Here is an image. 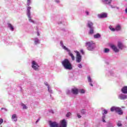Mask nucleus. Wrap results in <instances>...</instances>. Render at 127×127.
<instances>
[{"mask_svg": "<svg viewBox=\"0 0 127 127\" xmlns=\"http://www.w3.org/2000/svg\"><path fill=\"white\" fill-rule=\"evenodd\" d=\"M62 64L64 67V69L66 70H72L73 69V67H72V64L69 61L68 59H64V61L62 62Z\"/></svg>", "mask_w": 127, "mask_h": 127, "instance_id": "f257e3e1", "label": "nucleus"}, {"mask_svg": "<svg viewBox=\"0 0 127 127\" xmlns=\"http://www.w3.org/2000/svg\"><path fill=\"white\" fill-rule=\"evenodd\" d=\"M85 44L86 46L87 47L88 50L89 51H92L95 48V43H93L92 41L86 42Z\"/></svg>", "mask_w": 127, "mask_h": 127, "instance_id": "f03ea898", "label": "nucleus"}, {"mask_svg": "<svg viewBox=\"0 0 127 127\" xmlns=\"http://www.w3.org/2000/svg\"><path fill=\"white\" fill-rule=\"evenodd\" d=\"M30 9H31V6H28L27 8V15L29 19V21L30 22H33V23H34V21L32 20V19H31V16H30Z\"/></svg>", "mask_w": 127, "mask_h": 127, "instance_id": "7ed1b4c3", "label": "nucleus"}, {"mask_svg": "<svg viewBox=\"0 0 127 127\" xmlns=\"http://www.w3.org/2000/svg\"><path fill=\"white\" fill-rule=\"evenodd\" d=\"M39 65H38V64L37 63L35 62V61H33L32 63V67L34 70H35V71H38L39 69Z\"/></svg>", "mask_w": 127, "mask_h": 127, "instance_id": "20e7f679", "label": "nucleus"}, {"mask_svg": "<svg viewBox=\"0 0 127 127\" xmlns=\"http://www.w3.org/2000/svg\"><path fill=\"white\" fill-rule=\"evenodd\" d=\"M75 53H76V62H77V63H80V62L82 61V56H81V55H80V53L77 51L75 52Z\"/></svg>", "mask_w": 127, "mask_h": 127, "instance_id": "39448f33", "label": "nucleus"}, {"mask_svg": "<svg viewBox=\"0 0 127 127\" xmlns=\"http://www.w3.org/2000/svg\"><path fill=\"white\" fill-rule=\"evenodd\" d=\"M108 17V14L107 13H102L101 14H98V17L99 18H105Z\"/></svg>", "mask_w": 127, "mask_h": 127, "instance_id": "423d86ee", "label": "nucleus"}, {"mask_svg": "<svg viewBox=\"0 0 127 127\" xmlns=\"http://www.w3.org/2000/svg\"><path fill=\"white\" fill-rule=\"evenodd\" d=\"M60 127H67V122L65 119L61 121V125Z\"/></svg>", "mask_w": 127, "mask_h": 127, "instance_id": "0eeeda50", "label": "nucleus"}, {"mask_svg": "<svg viewBox=\"0 0 127 127\" xmlns=\"http://www.w3.org/2000/svg\"><path fill=\"white\" fill-rule=\"evenodd\" d=\"M110 47L112 48V49H113V51H114V52L118 53V52H119V51H120V50L118 49V48H117L116 47V46L114 45H110Z\"/></svg>", "mask_w": 127, "mask_h": 127, "instance_id": "6e6552de", "label": "nucleus"}, {"mask_svg": "<svg viewBox=\"0 0 127 127\" xmlns=\"http://www.w3.org/2000/svg\"><path fill=\"white\" fill-rule=\"evenodd\" d=\"M50 127H58V124L56 122H52L50 121Z\"/></svg>", "mask_w": 127, "mask_h": 127, "instance_id": "1a4fd4ad", "label": "nucleus"}, {"mask_svg": "<svg viewBox=\"0 0 127 127\" xmlns=\"http://www.w3.org/2000/svg\"><path fill=\"white\" fill-rule=\"evenodd\" d=\"M71 93L73 94V95H78V93H79V89L76 88H72L71 89Z\"/></svg>", "mask_w": 127, "mask_h": 127, "instance_id": "9d476101", "label": "nucleus"}, {"mask_svg": "<svg viewBox=\"0 0 127 127\" xmlns=\"http://www.w3.org/2000/svg\"><path fill=\"white\" fill-rule=\"evenodd\" d=\"M116 113H118V114H119V115H123V110L120 107L117 108V109H116Z\"/></svg>", "mask_w": 127, "mask_h": 127, "instance_id": "9b49d317", "label": "nucleus"}, {"mask_svg": "<svg viewBox=\"0 0 127 127\" xmlns=\"http://www.w3.org/2000/svg\"><path fill=\"white\" fill-rule=\"evenodd\" d=\"M107 114H108V111L105 109L104 110V113L103 114V116L102 117V121L103 123H106V120H105V119H106V116H105V114L106 115Z\"/></svg>", "mask_w": 127, "mask_h": 127, "instance_id": "f8f14e48", "label": "nucleus"}, {"mask_svg": "<svg viewBox=\"0 0 127 127\" xmlns=\"http://www.w3.org/2000/svg\"><path fill=\"white\" fill-rule=\"evenodd\" d=\"M119 98L120 100H126L127 98V95L121 94L119 96Z\"/></svg>", "mask_w": 127, "mask_h": 127, "instance_id": "ddd939ff", "label": "nucleus"}, {"mask_svg": "<svg viewBox=\"0 0 127 127\" xmlns=\"http://www.w3.org/2000/svg\"><path fill=\"white\" fill-rule=\"evenodd\" d=\"M121 91L123 94H127V86L123 87L122 88Z\"/></svg>", "mask_w": 127, "mask_h": 127, "instance_id": "4468645a", "label": "nucleus"}, {"mask_svg": "<svg viewBox=\"0 0 127 127\" xmlns=\"http://www.w3.org/2000/svg\"><path fill=\"white\" fill-rule=\"evenodd\" d=\"M94 25V24L92 22H91V21H89L88 22V23H87V26L90 29V28H94V27H93V25Z\"/></svg>", "mask_w": 127, "mask_h": 127, "instance_id": "2eb2a0df", "label": "nucleus"}, {"mask_svg": "<svg viewBox=\"0 0 127 127\" xmlns=\"http://www.w3.org/2000/svg\"><path fill=\"white\" fill-rule=\"evenodd\" d=\"M117 46L119 48V49L122 50L123 48H124V45H123V44L121 42H118Z\"/></svg>", "mask_w": 127, "mask_h": 127, "instance_id": "dca6fc26", "label": "nucleus"}, {"mask_svg": "<svg viewBox=\"0 0 127 127\" xmlns=\"http://www.w3.org/2000/svg\"><path fill=\"white\" fill-rule=\"evenodd\" d=\"M11 119L13 120L14 122H17V117L16 116V114L13 115Z\"/></svg>", "mask_w": 127, "mask_h": 127, "instance_id": "f3484780", "label": "nucleus"}, {"mask_svg": "<svg viewBox=\"0 0 127 127\" xmlns=\"http://www.w3.org/2000/svg\"><path fill=\"white\" fill-rule=\"evenodd\" d=\"M121 28H122L121 27V25H118L115 28V30H116V31H120V30H121Z\"/></svg>", "mask_w": 127, "mask_h": 127, "instance_id": "a211bd4d", "label": "nucleus"}, {"mask_svg": "<svg viewBox=\"0 0 127 127\" xmlns=\"http://www.w3.org/2000/svg\"><path fill=\"white\" fill-rule=\"evenodd\" d=\"M69 56H70V57H71V59L72 61H74V60H75V57L74 56V55H73V54H72L71 53H69Z\"/></svg>", "mask_w": 127, "mask_h": 127, "instance_id": "6ab92c4d", "label": "nucleus"}, {"mask_svg": "<svg viewBox=\"0 0 127 127\" xmlns=\"http://www.w3.org/2000/svg\"><path fill=\"white\" fill-rule=\"evenodd\" d=\"M112 0H104V1L106 2L105 3L106 4H111Z\"/></svg>", "mask_w": 127, "mask_h": 127, "instance_id": "aec40b11", "label": "nucleus"}, {"mask_svg": "<svg viewBox=\"0 0 127 127\" xmlns=\"http://www.w3.org/2000/svg\"><path fill=\"white\" fill-rule=\"evenodd\" d=\"M8 27H9L10 29L12 31H13V29H14L13 28V26H12V24H11L10 23H8Z\"/></svg>", "mask_w": 127, "mask_h": 127, "instance_id": "412c9836", "label": "nucleus"}, {"mask_svg": "<svg viewBox=\"0 0 127 127\" xmlns=\"http://www.w3.org/2000/svg\"><path fill=\"white\" fill-rule=\"evenodd\" d=\"M100 37H101V35L99 33H97L94 35V38H100Z\"/></svg>", "mask_w": 127, "mask_h": 127, "instance_id": "4be33fe9", "label": "nucleus"}, {"mask_svg": "<svg viewBox=\"0 0 127 127\" xmlns=\"http://www.w3.org/2000/svg\"><path fill=\"white\" fill-rule=\"evenodd\" d=\"M90 29L89 34H93V33H94V28H91Z\"/></svg>", "mask_w": 127, "mask_h": 127, "instance_id": "5701e85b", "label": "nucleus"}, {"mask_svg": "<svg viewBox=\"0 0 127 127\" xmlns=\"http://www.w3.org/2000/svg\"><path fill=\"white\" fill-rule=\"evenodd\" d=\"M87 79L89 83H92V78H91V77L90 76H87Z\"/></svg>", "mask_w": 127, "mask_h": 127, "instance_id": "b1692460", "label": "nucleus"}, {"mask_svg": "<svg viewBox=\"0 0 127 127\" xmlns=\"http://www.w3.org/2000/svg\"><path fill=\"white\" fill-rule=\"evenodd\" d=\"M109 29L112 31H116V28L112 27V26H109Z\"/></svg>", "mask_w": 127, "mask_h": 127, "instance_id": "393cba45", "label": "nucleus"}, {"mask_svg": "<svg viewBox=\"0 0 127 127\" xmlns=\"http://www.w3.org/2000/svg\"><path fill=\"white\" fill-rule=\"evenodd\" d=\"M117 107H113L111 108V112H114V111L116 112V110H117Z\"/></svg>", "mask_w": 127, "mask_h": 127, "instance_id": "a878e982", "label": "nucleus"}, {"mask_svg": "<svg viewBox=\"0 0 127 127\" xmlns=\"http://www.w3.org/2000/svg\"><path fill=\"white\" fill-rule=\"evenodd\" d=\"M81 115H85V114H87V113L86 112V111H85V110H81Z\"/></svg>", "mask_w": 127, "mask_h": 127, "instance_id": "bb28decb", "label": "nucleus"}, {"mask_svg": "<svg viewBox=\"0 0 127 127\" xmlns=\"http://www.w3.org/2000/svg\"><path fill=\"white\" fill-rule=\"evenodd\" d=\"M117 126L118 127H122V122H121L120 121H118L117 122Z\"/></svg>", "mask_w": 127, "mask_h": 127, "instance_id": "cd10ccee", "label": "nucleus"}, {"mask_svg": "<svg viewBox=\"0 0 127 127\" xmlns=\"http://www.w3.org/2000/svg\"><path fill=\"white\" fill-rule=\"evenodd\" d=\"M31 0H27V5H27V6H29V5H30Z\"/></svg>", "mask_w": 127, "mask_h": 127, "instance_id": "c85d7f7f", "label": "nucleus"}, {"mask_svg": "<svg viewBox=\"0 0 127 127\" xmlns=\"http://www.w3.org/2000/svg\"><path fill=\"white\" fill-rule=\"evenodd\" d=\"M79 92L80 94H85V90H84L83 89H80L79 90Z\"/></svg>", "mask_w": 127, "mask_h": 127, "instance_id": "c756f323", "label": "nucleus"}, {"mask_svg": "<svg viewBox=\"0 0 127 127\" xmlns=\"http://www.w3.org/2000/svg\"><path fill=\"white\" fill-rule=\"evenodd\" d=\"M21 106H22V107H23V109H24V110H26V109H27V107L26 106V105H25L23 103H22V104H21Z\"/></svg>", "mask_w": 127, "mask_h": 127, "instance_id": "7c9ffc66", "label": "nucleus"}, {"mask_svg": "<svg viewBox=\"0 0 127 127\" xmlns=\"http://www.w3.org/2000/svg\"><path fill=\"white\" fill-rule=\"evenodd\" d=\"M63 48L64 49V50H66V51H69V49L67 48L65 46L63 45Z\"/></svg>", "mask_w": 127, "mask_h": 127, "instance_id": "2f4dec72", "label": "nucleus"}, {"mask_svg": "<svg viewBox=\"0 0 127 127\" xmlns=\"http://www.w3.org/2000/svg\"><path fill=\"white\" fill-rule=\"evenodd\" d=\"M109 51H110V49H109L108 48L105 49L104 52L105 53H108V52H109Z\"/></svg>", "mask_w": 127, "mask_h": 127, "instance_id": "473e14b6", "label": "nucleus"}, {"mask_svg": "<svg viewBox=\"0 0 127 127\" xmlns=\"http://www.w3.org/2000/svg\"><path fill=\"white\" fill-rule=\"evenodd\" d=\"M71 115H72V114H71V113L68 112L66 114V116L67 117H70V116H71Z\"/></svg>", "mask_w": 127, "mask_h": 127, "instance_id": "72a5a7b5", "label": "nucleus"}, {"mask_svg": "<svg viewBox=\"0 0 127 127\" xmlns=\"http://www.w3.org/2000/svg\"><path fill=\"white\" fill-rule=\"evenodd\" d=\"M38 43H39V40L38 39H36L35 41V44H37Z\"/></svg>", "mask_w": 127, "mask_h": 127, "instance_id": "f704fd0d", "label": "nucleus"}, {"mask_svg": "<svg viewBox=\"0 0 127 127\" xmlns=\"http://www.w3.org/2000/svg\"><path fill=\"white\" fill-rule=\"evenodd\" d=\"M3 123V120L2 119H0V125H1Z\"/></svg>", "mask_w": 127, "mask_h": 127, "instance_id": "c9c22d12", "label": "nucleus"}, {"mask_svg": "<svg viewBox=\"0 0 127 127\" xmlns=\"http://www.w3.org/2000/svg\"><path fill=\"white\" fill-rule=\"evenodd\" d=\"M77 117L78 119H81V118H82V116H81V115H80L79 114H77Z\"/></svg>", "mask_w": 127, "mask_h": 127, "instance_id": "e433bc0d", "label": "nucleus"}, {"mask_svg": "<svg viewBox=\"0 0 127 127\" xmlns=\"http://www.w3.org/2000/svg\"><path fill=\"white\" fill-rule=\"evenodd\" d=\"M48 91H49V92H50V93H51V92H52V91L51 90H50V87H49V86H48Z\"/></svg>", "mask_w": 127, "mask_h": 127, "instance_id": "4c0bfd02", "label": "nucleus"}, {"mask_svg": "<svg viewBox=\"0 0 127 127\" xmlns=\"http://www.w3.org/2000/svg\"><path fill=\"white\" fill-rule=\"evenodd\" d=\"M78 68H82V64H79L78 65Z\"/></svg>", "mask_w": 127, "mask_h": 127, "instance_id": "58836bf2", "label": "nucleus"}, {"mask_svg": "<svg viewBox=\"0 0 127 127\" xmlns=\"http://www.w3.org/2000/svg\"><path fill=\"white\" fill-rule=\"evenodd\" d=\"M80 53H82V54H84V51H83V50H80Z\"/></svg>", "mask_w": 127, "mask_h": 127, "instance_id": "ea45409f", "label": "nucleus"}, {"mask_svg": "<svg viewBox=\"0 0 127 127\" xmlns=\"http://www.w3.org/2000/svg\"><path fill=\"white\" fill-rule=\"evenodd\" d=\"M85 13H86L87 15H89V12L88 11H85Z\"/></svg>", "mask_w": 127, "mask_h": 127, "instance_id": "a19ab883", "label": "nucleus"}, {"mask_svg": "<svg viewBox=\"0 0 127 127\" xmlns=\"http://www.w3.org/2000/svg\"><path fill=\"white\" fill-rule=\"evenodd\" d=\"M45 85H46L48 87V86H49V85H48V83H47V82H45Z\"/></svg>", "mask_w": 127, "mask_h": 127, "instance_id": "79ce46f5", "label": "nucleus"}, {"mask_svg": "<svg viewBox=\"0 0 127 127\" xmlns=\"http://www.w3.org/2000/svg\"><path fill=\"white\" fill-rule=\"evenodd\" d=\"M89 85L91 86V87H93V84H92V82H89Z\"/></svg>", "mask_w": 127, "mask_h": 127, "instance_id": "37998d69", "label": "nucleus"}, {"mask_svg": "<svg viewBox=\"0 0 127 127\" xmlns=\"http://www.w3.org/2000/svg\"><path fill=\"white\" fill-rule=\"evenodd\" d=\"M40 120V119H38V120H37V121H36V124H37V123H38L39 122V120Z\"/></svg>", "mask_w": 127, "mask_h": 127, "instance_id": "c03bdc74", "label": "nucleus"}, {"mask_svg": "<svg viewBox=\"0 0 127 127\" xmlns=\"http://www.w3.org/2000/svg\"><path fill=\"white\" fill-rule=\"evenodd\" d=\"M38 35H39V32H38Z\"/></svg>", "mask_w": 127, "mask_h": 127, "instance_id": "a18cd8bd", "label": "nucleus"}, {"mask_svg": "<svg viewBox=\"0 0 127 127\" xmlns=\"http://www.w3.org/2000/svg\"><path fill=\"white\" fill-rule=\"evenodd\" d=\"M1 110H3V108H1Z\"/></svg>", "mask_w": 127, "mask_h": 127, "instance_id": "49530a36", "label": "nucleus"}]
</instances>
